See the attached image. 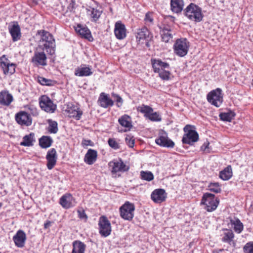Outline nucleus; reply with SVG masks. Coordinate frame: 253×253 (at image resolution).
I'll return each instance as SVG.
<instances>
[{"label":"nucleus","mask_w":253,"mask_h":253,"mask_svg":"<svg viewBox=\"0 0 253 253\" xmlns=\"http://www.w3.org/2000/svg\"><path fill=\"white\" fill-rule=\"evenodd\" d=\"M144 21L146 24L148 23H152L153 21V18L152 17H145Z\"/></svg>","instance_id":"13d9d810"},{"label":"nucleus","mask_w":253,"mask_h":253,"mask_svg":"<svg viewBox=\"0 0 253 253\" xmlns=\"http://www.w3.org/2000/svg\"><path fill=\"white\" fill-rule=\"evenodd\" d=\"M53 140L49 136H42L39 139V145L42 148H47L51 146Z\"/></svg>","instance_id":"f704fd0d"},{"label":"nucleus","mask_w":253,"mask_h":253,"mask_svg":"<svg viewBox=\"0 0 253 253\" xmlns=\"http://www.w3.org/2000/svg\"><path fill=\"white\" fill-rule=\"evenodd\" d=\"M39 104L41 109L46 112L52 113L56 109L57 106L47 95H42L39 98Z\"/></svg>","instance_id":"1a4fd4ad"},{"label":"nucleus","mask_w":253,"mask_h":253,"mask_svg":"<svg viewBox=\"0 0 253 253\" xmlns=\"http://www.w3.org/2000/svg\"><path fill=\"white\" fill-rule=\"evenodd\" d=\"M114 33L118 39L123 40L126 37L125 25L120 21H117L115 25Z\"/></svg>","instance_id":"5701e85b"},{"label":"nucleus","mask_w":253,"mask_h":253,"mask_svg":"<svg viewBox=\"0 0 253 253\" xmlns=\"http://www.w3.org/2000/svg\"><path fill=\"white\" fill-rule=\"evenodd\" d=\"M12 95L8 91L4 90L0 92V104L8 106L13 101Z\"/></svg>","instance_id":"bb28decb"},{"label":"nucleus","mask_w":253,"mask_h":253,"mask_svg":"<svg viewBox=\"0 0 253 253\" xmlns=\"http://www.w3.org/2000/svg\"><path fill=\"white\" fill-rule=\"evenodd\" d=\"M47 160L46 167L49 170L52 169L55 166L57 160V155L55 149L49 150L46 155Z\"/></svg>","instance_id":"f3484780"},{"label":"nucleus","mask_w":253,"mask_h":253,"mask_svg":"<svg viewBox=\"0 0 253 253\" xmlns=\"http://www.w3.org/2000/svg\"><path fill=\"white\" fill-rule=\"evenodd\" d=\"M230 222L233 226L234 231L238 234L241 233L244 229V225L240 220L237 217L230 219Z\"/></svg>","instance_id":"473e14b6"},{"label":"nucleus","mask_w":253,"mask_h":253,"mask_svg":"<svg viewBox=\"0 0 253 253\" xmlns=\"http://www.w3.org/2000/svg\"><path fill=\"white\" fill-rule=\"evenodd\" d=\"M99 233L102 236L106 237L111 232V226L109 220L105 216H101L99 219Z\"/></svg>","instance_id":"9d476101"},{"label":"nucleus","mask_w":253,"mask_h":253,"mask_svg":"<svg viewBox=\"0 0 253 253\" xmlns=\"http://www.w3.org/2000/svg\"><path fill=\"white\" fill-rule=\"evenodd\" d=\"M48 131L50 133L55 134L58 130L57 123L51 120H48Z\"/></svg>","instance_id":"ea45409f"},{"label":"nucleus","mask_w":253,"mask_h":253,"mask_svg":"<svg viewBox=\"0 0 253 253\" xmlns=\"http://www.w3.org/2000/svg\"><path fill=\"white\" fill-rule=\"evenodd\" d=\"M91 68L85 64H82L75 69L74 74L78 77H87L92 74Z\"/></svg>","instance_id":"b1692460"},{"label":"nucleus","mask_w":253,"mask_h":253,"mask_svg":"<svg viewBox=\"0 0 253 253\" xmlns=\"http://www.w3.org/2000/svg\"><path fill=\"white\" fill-rule=\"evenodd\" d=\"M83 146H93V143L90 140L83 139L82 142Z\"/></svg>","instance_id":"864d4df0"},{"label":"nucleus","mask_w":253,"mask_h":253,"mask_svg":"<svg viewBox=\"0 0 253 253\" xmlns=\"http://www.w3.org/2000/svg\"><path fill=\"white\" fill-rule=\"evenodd\" d=\"M189 46V42L186 38H180L175 41L173 48L176 55L184 57L187 54Z\"/></svg>","instance_id":"39448f33"},{"label":"nucleus","mask_w":253,"mask_h":253,"mask_svg":"<svg viewBox=\"0 0 253 253\" xmlns=\"http://www.w3.org/2000/svg\"><path fill=\"white\" fill-rule=\"evenodd\" d=\"M174 20V17H165L161 24L158 25L163 42L168 43L172 41L174 32L172 30V24Z\"/></svg>","instance_id":"f03ea898"},{"label":"nucleus","mask_w":253,"mask_h":253,"mask_svg":"<svg viewBox=\"0 0 253 253\" xmlns=\"http://www.w3.org/2000/svg\"><path fill=\"white\" fill-rule=\"evenodd\" d=\"M223 232L221 235V241L223 243L228 244L229 245L235 247L236 245V241L234 240L235 235L231 229L223 228Z\"/></svg>","instance_id":"dca6fc26"},{"label":"nucleus","mask_w":253,"mask_h":253,"mask_svg":"<svg viewBox=\"0 0 253 253\" xmlns=\"http://www.w3.org/2000/svg\"><path fill=\"white\" fill-rule=\"evenodd\" d=\"M151 197L155 203H161L166 200L167 194L164 189H158L153 191Z\"/></svg>","instance_id":"4be33fe9"},{"label":"nucleus","mask_w":253,"mask_h":253,"mask_svg":"<svg viewBox=\"0 0 253 253\" xmlns=\"http://www.w3.org/2000/svg\"><path fill=\"white\" fill-rule=\"evenodd\" d=\"M110 167H112V172H126L129 170V167L124 164L123 160L120 159L118 161L114 160L109 163Z\"/></svg>","instance_id":"2eb2a0df"},{"label":"nucleus","mask_w":253,"mask_h":253,"mask_svg":"<svg viewBox=\"0 0 253 253\" xmlns=\"http://www.w3.org/2000/svg\"><path fill=\"white\" fill-rule=\"evenodd\" d=\"M184 11L185 16H202L201 8L194 3H190Z\"/></svg>","instance_id":"412c9836"},{"label":"nucleus","mask_w":253,"mask_h":253,"mask_svg":"<svg viewBox=\"0 0 253 253\" xmlns=\"http://www.w3.org/2000/svg\"><path fill=\"white\" fill-rule=\"evenodd\" d=\"M32 1L34 3L37 4L38 3L39 0H32Z\"/></svg>","instance_id":"e2e57ef3"},{"label":"nucleus","mask_w":253,"mask_h":253,"mask_svg":"<svg viewBox=\"0 0 253 253\" xmlns=\"http://www.w3.org/2000/svg\"><path fill=\"white\" fill-rule=\"evenodd\" d=\"M73 200L74 198L72 195L66 193L60 198L59 203L63 208L68 209L74 206L73 204Z\"/></svg>","instance_id":"a878e982"},{"label":"nucleus","mask_w":253,"mask_h":253,"mask_svg":"<svg viewBox=\"0 0 253 253\" xmlns=\"http://www.w3.org/2000/svg\"><path fill=\"white\" fill-rule=\"evenodd\" d=\"M209 103L215 107H219L223 102V96L222 90L219 88L213 90L210 92L207 96Z\"/></svg>","instance_id":"6e6552de"},{"label":"nucleus","mask_w":253,"mask_h":253,"mask_svg":"<svg viewBox=\"0 0 253 253\" xmlns=\"http://www.w3.org/2000/svg\"><path fill=\"white\" fill-rule=\"evenodd\" d=\"M8 29L13 42H17L21 39V29L17 22H10L8 25Z\"/></svg>","instance_id":"f8f14e48"},{"label":"nucleus","mask_w":253,"mask_h":253,"mask_svg":"<svg viewBox=\"0 0 253 253\" xmlns=\"http://www.w3.org/2000/svg\"><path fill=\"white\" fill-rule=\"evenodd\" d=\"M34 133H30L28 135L24 136L23 138V141L20 143V145L24 146H32L33 142L35 141Z\"/></svg>","instance_id":"e433bc0d"},{"label":"nucleus","mask_w":253,"mask_h":253,"mask_svg":"<svg viewBox=\"0 0 253 253\" xmlns=\"http://www.w3.org/2000/svg\"><path fill=\"white\" fill-rule=\"evenodd\" d=\"M147 118H148L151 121L154 122H159L162 120L160 115L158 113L153 112L150 113Z\"/></svg>","instance_id":"a18cd8bd"},{"label":"nucleus","mask_w":253,"mask_h":253,"mask_svg":"<svg viewBox=\"0 0 253 253\" xmlns=\"http://www.w3.org/2000/svg\"><path fill=\"white\" fill-rule=\"evenodd\" d=\"M137 110L140 113L144 114V116L146 118H147L150 113L153 112V109L152 107L144 104H142L141 106H139L137 108Z\"/></svg>","instance_id":"58836bf2"},{"label":"nucleus","mask_w":253,"mask_h":253,"mask_svg":"<svg viewBox=\"0 0 253 253\" xmlns=\"http://www.w3.org/2000/svg\"><path fill=\"white\" fill-rule=\"evenodd\" d=\"M3 58L8 60L5 58V55H3L0 58V67L2 69L4 74L12 75L15 72L16 64L14 63H9L3 61Z\"/></svg>","instance_id":"a211bd4d"},{"label":"nucleus","mask_w":253,"mask_h":253,"mask_svg":"<svg viewBox=\"0 0 253 253\" xmlns=\"http://www.w3.org/2000/svg\"><path fill=\"white\" fill-rule=\"evenodd\" d=\"M99 17H91L90 20L92 22L96 23L98 21Z\"/></svg>","instance_id":"052dcab7"},{"label":"nucleus","mask_w":253,"mask_h":253,"mask_svg":"<svg viewBox=\"0 0 253 253\" xmlns=\"http://www.w3.org/2000/svg\"><path fill=\"white\" fill-rule=\"evenodd\" d=\"M108 143L109 146L114 149L117 150L120 148L119 143L114 138H109Z\"/></svg>","instance_id":"8fccbe9b"},{"label":"nucleus","mask_w":253,"mask_h":253,"mask_svg":"<svg viewBox=\"0 0 253 253\" xmlns=\"http://www.w3.org/2000/svg\"><path fill=\"white\" fill-rule=\"evenodd\" d=\"M74 28L76 33L82 38L87 39L89 42L93 40L89 29L86 26H84L81 24H77L76 26H74Z\"/></svg>","instance_id":"4468645a"},{"label":"nucleus","mask_w":253,"mask_h":253,"mask_svg":"<svg viewBox=\"0 0 253 253\" xmlns=\"http://www.w3.org/2000/svg\"><path fill=\"white\" fill-rule=\"evenodd\" d=\"M224 251L223 249H214L213 251V253H220V252H222Z\"/></svg>","instance_id":"680f3d73"},{"label":"nucleus","mask_w":253,"mask_h":253,"mask_svg":"<svg viewBox=\"0 0 253 253\" xmlns=\"http://www.w3.org/2000/svg\"><path fill=\"white\" fill-rule=\"evenodd\" d=\"M244 253H253V242L247 243L243 247Z\"/></svg>","instance_id":"49530a36"},{"label":"nucleus","mask_w":253,"mask_h":253,"mask_svg":"<svg viewBox=\"0 0 253 253\" xmlns=\"http://www.w3.org/2000/svg\"><path fill=\"white\" fill-rule=\"evenodd\" d=\"M51 222L47 220L44 223V228L47 229L51 226Z\"/></svg>","instance_id":"bf43d9fd"},{"label":"nucleus","mask_w":253,"mask_h":253,"mask_svg":"<svg viewBox=\"0 0 253 253\" xmlns=\"http://www.w3.org/2000/svg\"><path fill=\"white\" fill-rule=\"evenodd\" d=\"M15 119L17 123L21 126H29L32 125V119L27 112L21 111L16 113Z\"/></svg>","instance_id":"9b49d317"},{"label":"nucleus","mask_w":253,"mask_h":253,"mask_svg":"<svg viewBox=\"0 0 253 253\" xmlns=\"http://www.w3.org/2000/svg\"><path fill=\"white\" fill-rule=\"evenodd\" d=\"M78 217L81 219H84L85 221L87 219V216L86 214L85 211L83 210H79L77 211Z\"/></svg>","instance_id":"603ef678"},{"label":"nucleus","mask_w":253,"mask_h":253,"mask_svg":"<svg viewBox=\"0 0 253 253\" xmlns=\"http://www.w3.org/2000/svg\"><path fill=\"white\" fill-rule=\"evenodd\" d=\"M194 126L190 125H186L183 130L185 133L183 135L182 142L183 144H187L192 145L194 143L197 142L199 139L198 132L194 129Z\"/></svg>","instance_id":"20e7f679"},{"label":"nucleus","mask_w":253,"mask_h":253,"mask_svg":"<svg viewBox=\"0 0 253 253\" xmlns=\"http://www.w3.org/2000/svg\"><path fill=\"white\" fill-rule=\"evenodd\" d=\"M98 102L99 105L104 108L112 106L114 105L113 101L104 92H102L100 94Z\"/></svg>","instance_id":"cd10ccee"},{"label":"nucleus","mask_w":253,"mask_h":253,"mask_svg":"<svg viewBox=\"0 0 253 253\" xmlns=\"http://www.w3.org/2000/svg\"><path fill=\"white\" fill-rule=\"evenodd\" d=\"M252 84H253V83H252Z\"/></svg>","instance_id":"69168bd1"},{"label":"nucleus","mask_w":253,"mask_h":253,"mask_svg":"<svg viewBox=\"0 0 253 253\" xmlns=\"http://www.w3.org/2000/svg\"><path fill=\"white\" fill-rule=\"evenodd\" d=\"M73 250L72 253H84L86 245L79 240H76L72 243Z\"/></svg>","instance_id":"2f4dec72"},{"label":"nucleus","mask_w":253,"mask_h":253,"mask_svg":"<svg viewBox=\"0 0 253 253\" xmlns=\"http://www.w3.org/2000/svg\"><path fill=\"white\" fill-rule=\"evenodd\" d=\"M183 0H170L171 9L173 12L179 13L183 10Z\"/></svg>","instance_id":"c756f323"},{"label":"nucleus","mask_w":253,"mask_h":253,"mask_svg":"<svg viewBox=\"0 0 253 253\" xmlns=\"http://www.w3.org/2000/svg\"><path fill=\"white\" fill-rule=\"evenodd\" d=\"M37 35L40 37L38 45L39 49H44L49 55L54 54L56 44L52 35L48 31L41 30L37 31Z\"/></svg>","instance_id":"f257e3e1"},{"label":"nucleus","mask_w":253,"mask_h":253,"mask_svg":"<svg viewBox=\"0 0 253 253\" xmlns=\"http://www.w3.org/2000/svg\"><path fill=\"white\" fill-rule=\"evenodd\" d=\"M44 50L43 49H39L38 46L36 47L34 55L31 58V62L35 66H45L47 65V58Z\"/></svg>","instance_id":"0eeeda50"},{"label":"nucleus","mask_w":253,"mask_h":253,"mask_svg":"<svg viewBox=\"0 0 253 253\" xmlns=\"http://www.w3.org/2000/svg\"><path fill=\"white\" fill-rule=\"evenodd\" d=\"M97 151L89 149L87 151L84 157V162L89 165L93 164L97 160Z\"/></svg>","instance_id":"c85d7f7f"},{"label":"nucleus","mask_w":253,"mask_h":253,"mask_svg":"<svg viewBox=\"0 0 253 253\" xmlns=\"http://www.w3.org/2000/svg\"><path fill=\"white\" fill-rule=\"evenodd\" d=\"M38 82L42 85L52 86L55 83V81L47 79L42 77H39L38 78Z\"/></svg>","instance_id":"79ce46f5"},{"label":"nucleus","mask_w":253,"mask_h":253,"mask_svg":"<svg viewBox=\"0 0 253 253\" xmlns=\"http://www.w3.org/2000/svg\"><path fill=\"white\" fill-rule=\"evenodd\" d=\"M145 16H149V13H147L145 14Z\"/></svg>","instance_id":"0e129e2a"},{"label":"nucleus","mask_w":253,"mask_h":253,"mask_svg":"<svg viewBox=\"0 0 253 253\" xmlns=\"http://www.w3.org/2000/svg\"><path fill=\"white\" fill-rule=\"evenodd\" d=\"M140 177L142 180L150 181L154 179V175L150 171H141L140 172Z\"/></svg>","instance_id":"a19ab883"},{"label":"nucleus","mask_w":253,"mask_h":253,"mask_svg":"<svg viewBox=\"0 0 253 253\" xmlns=\"http://www.w3.org/2000/svg\"><path fill=\"white\" fill-rule=\"evenodd\" d=\"M67 112L68 113V116L70 118H73L76 120H79L83 115V111L80 107L72 104H68Z\"/></svg>","instance_id":"6ab92c4d"},{"label":"nucleus","mask_w":253,"mask_h":253,"mask_svg":"<svg viewBox=\"0 0 253 253\" xmlns=\"http://www.w3.org/2000/svg\"><path fill=\"white\" fill-rule=\"evenodd\" d=\"M232 175V167L230 165H229L219 172V177L223 180L226 181L230 179Z\"/></svg>","instance_id":"72a5a7b5"},{"label":"nucleus","mask_w":253,"mask_h":253,"mask_svg":"<svg viewBox=\"0 0 253 253\" xmlns=\"http://www.w3.org/2000/svg\"><path fill=\"white\" fill-rule=\"evenodd\" d=\"M155 142L158 145L167 148H173L174 143L169 139L166 132H163L155 139Z\"/></svg>","instance_id":"ddd939ff"},{"label":"nucleus","mask_w":253,"mask_h":253,"mask_svg":"<svg viewBox=\"0 0 253 253\" xmlns=\"http://www.w3.org/2000/svg\"><path fill=\"white\" fill-rule=\"evenodd\" d=\"M189 19L195 22H199L202 20L203 17H188Z\"/></svg>","instance_id":"5fc2aeb1"},{"label":"nucleus","mask_w":253,"mask_h":253,"mask_svg":"<svg viewBox=\"0 0 253 253\" xmlns=\"http://www.w3.org/2000/svg\"><path fill=\"white\" fill-rule=\"evenodd\" d=\"M112 95L116 99L115 101L117 102L116 105L118 107H120L122 105V104L123 102V100L122 98L118 94H115V93H112Z\"/></svg>","instance_id":"3c124183"},{"label":"nucleus","mask_w":253,"mask_h":253,"mask_svg":"<svg viewBox=\"0 0 253 253\" xmlns=\"http://www.w3.org/2000/svg\"><path fill=\"white\" fill-rule=\"evenodd\" d=\"M208 187L210 191L215 193H218L221 192L220 186L218 182H211L209 185Z\"/></svg>","instance_id":"37998d69"},{"label":"nucleus","mask_w":253,"mask_h":253,"mask_svg":"<svg viewBox=\"0 0 253 253\" xmlns=\"http://www.w3.org/2000/svg\"><path fill=\"white\" fill-rule=\"evenodd\" d=\"M87 10L88 12H90V13H88V14H90L91 16H100L102 13V11L99 9H97L91 7H89Z\"/></svg>","instance_id":"09e8293b"},{"label":"nucleus","mask_w":253,"mask_h":253,"mask_svg":"<svg viewBox=\"0 0 253 253\" xmlns=\"http://www.w3.org/2000/svg\"><path fill=\"white\" fill-rule=\"evenodd\" d=\"M157 73H159V77L163 80L169 81L171 79V74L168 70L165 69Z\"/></svg>","instance_id":"c03bdc74"},{"label":"nucleus","mask_w":253,"mask_h":253,"mask_svg":"<svg viewBox=\"0 0 253 253\" xmlns=\"http://www.w3.org/2000/svg\"><path fill=\"white\" fill-rule=\"evenodd\" d=\"M151 63L155 73H157L165 69L169 68V63L163 62L161 59H152Z\"/></svg>","instance_id":"393cba45"},{"label":"nucleus","mask_w":253,"mask_h":253,"mask_svg":"<svg viewBox=\"0 0 253 253\" xmlns=\"http://www.w3.org/2000/svg\"><path fill=\"white\" fill-rule=\"evenodd\" d=\"M149 31L146 27L137 29L136 32V38L139 41L147 39L149 35Z\"/></svg>","instance_id":"c9c22d12"},{"label":"nucleus","mask_w":253,"mask_h":253,"mask_svg":"<svg viewBox=\"0 0 253 253\" xmlns=\"http://www.w3.org/2000/svg\"><path fill=\"white\" fill-rule=\"evenodd\" d=\"M0 253H1L0 252Z\"/></svg>","instance_id":"338daca9"},{"label":"nucleus","mask_w":253,"mask_h":253,"mask_svg":"<svg viewBox=\"0 0 253 253\" xmlns=\"http://www.w3.org/2000/svg\"><path fill=\"white\" fill-rule=\"evenodd\" d=\"M125 141L126 144L130 148L133 147L135 142V139L133 136L130 134H127L125 138Z\"/></svg>","instance_id":"de8ad7c7"},{"label":"nucleus","mask_w":253,"mask_h":253,"mask_svg":"<svg viewBox=\"0 0 253 253\" xmlns=\"http://www.w3.org/2000/svg\"><path fill=\"white\" fill-rule=\"evenodd\" d=\"M135 206L134 204L126 201L120 207V216L126 220L131 221L134 216Z\"/></svg>","instance_id":"423d86ee"},{"label":"nucleus","mask_w":253,"mask_h":253,"mask_svg":"<svg viewBox=\"0 0 253 253\" xmlns=\"http://www.w3.org/2000/svg\"><path fill=\"white\" fill-rule=\"evenodd\" d=\"M75 1H72L71 3H69L68 6V10L70 11H72L75 9Z\"/></svg>","instance_id":"6e6d98bb"},{"label":"nucleus","mask_w":253,"mask_h":253,"mask_svg":"<svg viewBox=\"0 0 253 253\" xmlns=\"http://www.w3.org/2000/svg\"><path fill=\"white\" fill-rule=\"evenodd\" d=\"M13 240L16 247L22 248L25 246L26 241V235L23 230H19L13 237Z\"/></svg>","instance_id":"aec40b11"},{"label":"nucleus","mask_w":253,"mask_h":253,"mask_svg":"<svg viewBox=\"0 0 253 253\" xmlns=\"http://www.w3.org/2000/svg\"><path fill=\"white\" fill-rule=\"evenodd\" d=\"M209 145V142H205L201 147V149L202 151H206L207 149L208 148V146Z\"/></svg>","instance_id":"4d7b16f0"},{"label":"nucleus","mask_w":253,"mask_h":253,"mask_svg":"<svg viewBox=\"0 0 253 253\" xmlns=\"http://www.w3.org/2000/svg\"><path fill=\"white\" fill-rule=\"evenodd\" d=\"M219 203V199L214 194L209 193L204 194L201 202V204L204 206V209L208 212L215 211Z\"/></svg>","instance_id":"7ed1b4c3"},{"label":"nucleus","mask_w":253,"mask_h":253,"mask_svg":"<svg viewBox=\"0 0 253 253\" xmlns=\"http://www.w3.org/2000/svg\"><path fill=\"white\" fill-rule=\"evenodd\" d=\"M119 124L127 129H125L124 131L130 130L132 127L130 117L127 115H124L121 116L118 120Z\"/></svg>","instance_id":"7c9ffc66"},{"label":"nucleus","mask_w":253,"mask_h":253,"mask_svg":"<svg viewBox=\"0 0 253 253\" xmlns=\"http://www.w3.org/2000/svg\"><path fill=\"white\" fill-rule=\"evenodd\" d=\"M235 116V113L229 110L227 112H222L220 113L219 117L220 119L223 121L230 122Z\"/></svg>","instance_id":"4c0bfd02"}]
</instances>
